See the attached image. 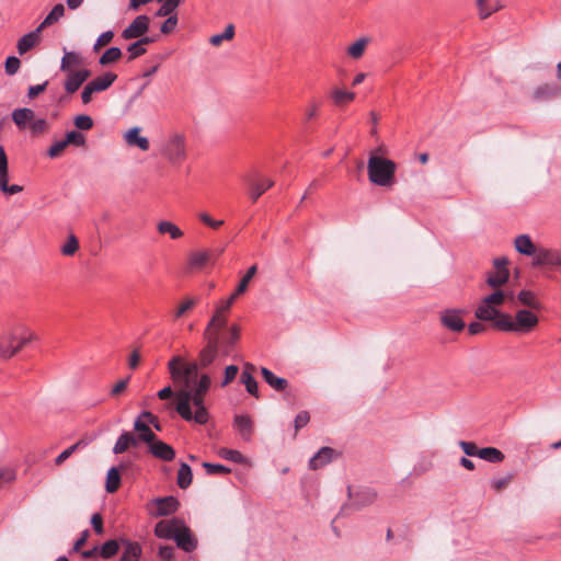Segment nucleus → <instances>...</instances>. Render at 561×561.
I'll list each match as a JSON object with an SVG mask.
<instances>
[{
    "instance_id": "1",
    "label": "nucleus",
    "mask_w": 561,
    "mask_h": 561,
    "mask_svg": "<svg viewBox=\"0 0 561 561\" xmlns=\"http://www.w3.org/2000/svg\"><path fill=\"white\" fill-rule=\"evenodd\" d=\"M170 377L176 387L175 392L170 386L158 392V398L168 400L175 398V410L186 422L204 425L209 421V412L205 405L211 379L207 374L198 373L196 363H187L181 356H173L168 363Z\"/></svg>"
},
{
    "instance_id": "2",
    "label": "nucleus",
    "mask_w": 561,
    "mask_h": 561,
    "mask_svg": "<svg viewBox=\"0 0 561 561\" xmlns=\"http://www.w3.org/2000/svg\"><path fill=\"white\" fill-rule=\"evenodd\" d=\"M490 288L492 290L480 300L474 316L481 321L492 322L494 329H496L502 321V317L507 314V312L502 311V307L515 302V291L510 288Z\"/></svg>"
},
{
    "instance_id": "3",
    "label": "nucleus",
    "mask_w": 561,
    "mask_h": 561,
    "mask_svg": "<svg viewBox=\"0 0 561 561\" xmlns=\"http://www.w3.org/2000/svg\"><path fill=\"white\" fill-rule=\"evenodd\" d=\"M37 340L35 332L25 323L16 322L0 333V358L10 359L26 344Z\"/></svg>"
},
{
    "instance_id": "4",
    "label": "nucleus",
    "mask_w": 561,
    "mask_h": 561,
    "mask_svg": "<svg viewBox=\"0 0 561 561\" xmlns=\"http://www.w3.org/2000/svg\"><path fill=\"white\" fill-rule=\"evenodd\" d=\"M154 535L160 539H173L176 546L191 552L196 548L197 541L191 529L181 518L163 519L156 524Z\"/></svg>"
},
{
    "instance_id": "5",
    "label": "nucleus",
    "mask_w": 561,
    "mask_h": 561,
    "mask_svg": "<svg viewBox=\"0 0 561 561\" xmlns=\"http://www.w3.org/2000/svg\"><path fill=\"white\" fill-rule=\"evenodd\" d=\"M539 312L534 309L518 308L513 314L503 316L496 330L516 335L530 334L537 330L540 323Z\"/></svg>"
},
{
    "instance_id": "6",
    "label": "nucleus",
    "mask_w": 561,
    "mask_h": 561,
    "mask_svg": "<svg viewBox=\"0 0 561 561\" xmlns=\"http://www.w3.org/2000/svg\"><path fill=\"white\" fill-rule=\"evenodd\" d=\"M160 154L172 167H180L188 157L187 136L182 130H171L161 142Z\"/></svg>"
},
{
    "instance_id": "7",
    "label": "nucleus",
    "mask_w": 561,
    "mask_h": 561,
    "mask_svg": "<svg viewBox=\"0 0 561 561\" xmlns=\"http://www.w3.org/2000/svg\"><path fill=\"white\" fill-rule=\"evenodd\" d=\"M397 164L392 160L370 152L367 161L368 180L371 184L390 187L396 183Z\"/></svg>"
},
{
    "instance_id": "8",
    "label": "nucleus",
    "mask_w": 561,
    "mask_h": 561,
    "mask_svg": "<svg viewBox=\"0 0 561 561\" xmlns=\"http://www.w3.org/2000/svg\"><path fill=\"white\" fill-rule=\"evenodd\" d=\"M12 121L20 130H28L34 137L44 135L48 129L47 119L36 116L28 107L15 108L12 112Z\"/></svg>"
},
{
    "instance_id": "9",
    "label": "nucleus",
    "mask_w": 561,
    "mask_h": 561,
    "mask_svg": "<svg viewBox=\"0 0 561 561\" xmlns=\"http://www.w3.org/2000/svg\"><path fill=\"white\" fill-rule=\"evenodd\" d=\"M508 259L505 256L493 260V270L485 274V284L489 287L506 288L510 280Z\"/></svg>"
},
{
    "instance_id": "10",
    "label": "nucleus",
    "mask_w": 561,
    "mask_h": 561,
    "mask_svg": "<svg viewBox=\"0 0 561 561\" xmlns=\"http://www.w3.org/2000/svg\"><path fill=\"white\" fill-rule=\"evenodd\" d=\"M117 79V76L114 72H105L90 82H88L82 92H81V101L84 105L89 104L93 94L106 91Z\"/></svg>"
},
{
    "instance_id": "11",
    "label": "nucleus",
    "mask_w": 561,
    "mask_h": 561,
    "mask_svg": "<svg viewBox=\"0 0 561 561\" xmlns=\"http://www.w3.org/2000/svg\"><path fill=\"white\" fill-rule=\"evenodd\" d=\"M23 191L19 184H9V167L5 150L0 146V192L5 196H12Z\"/></svg>"
},
{
    "instance_id": "12",
    "label": "nucleus",
    "mask_w": 561,
    "mask_h": 561,
    "mask_svg": "<svg viewBox=\"0 0 561 561\" xmlns=\"http://www.w3.org/2000/svg\"><path fill=\"white\" fill-rule=\"evenodd\" d=\"M150 27V19L148 15L141 14L136 16L130 24L123 30L121 37L125 41L139 38L148 33Z\"/></svg>"
},
{
    "instance_id": "13",
    "label": "nucleus",
    "mask_w": 561,
    "mask_h": 561,
    "mask_svg": "<svg viewBox=\"0 0 561 561\" xmlns=\"http://www.w3.org/2000/svg\"><path fill=\"white\" fill-rule=\"evenodd\" d=\"M463 311L460 309H445L439 314L442 325L453 332H460L466 323L462 319Z\"/></svg>"
},
{
    "instance_id": "14",
    "label": "nucleus",
    "mask_w": 561,
    "mask_h": 561,
    "mask_svg": "<svg viewBox=\"0 0 561 561\" xmlns=\"http://www.w3.org/2000/svg\"><path fill=\"white\" fill-rule=\"evenodd\" d=\"M515 301L522 307V309L541 311L543 308L539 295L529 288H522L515 293Z\"/></svg>"
},
{
    "instance_id": "15",
    "label": "nucleus",
    "mask_w": 561,
    "mask_h": 561,
    "mask_svg": "<svg viewBox=\"0 0 561 561\" xmlns=\"http://www.w3.org/2000/svg\"><path fill=\"white\" fill-rule=\"evenodd\" d=\"M533 264L535 266H561V253L554 249L539 248L534 256Z\"/></svg>"
},
{
    "instance_id": "16",
    "label": "nucleus",
    "mask_w": 561,
    "mask_h": 561,
    "mask_svg": "<svg viewBox=\"0 0 561 561\" xmlns=\"http://www.w3.org/2000/svg\"><path fill=\"white\" fill-rule=\"evenodd\" d=\"M66 72V80L64 88L67 93H75L81 84L90 77V71L87 68H78Z\"/></svg>"
},
{
    "instance_id": "17",
    "label": "nucleus",
    "mask_w": 561,
    "mask_h": 561,
    "mask_svg": "<svg viewBox=\"0 0 561 561\" xmlns=\"http://www.w3.org/2000/svg\"><path fill=\"white\" fill-rule=\"evenodd\" d=\"M123 139L128 147L138 148L141 151H148L150 141L146 136L141 135V128L134 126L123 134Z\"/></svg>"
},
{
    "instance_id": "18",
    "label": "nucleus",
    "mask_w": 561,
    "mask_h": 561,
    "mask_svg": "<svg viewBox=\"0 0 561 561\" xmlns=\"http://www.w3.org/2000/svg\"><path fill=\"white\" fill-rule=\"evenodd\" d=\"M207 342L206 346L199 352V363L203 367H207L215 362L217 356L221 354L220 341L215 337H204Z\"/></svg>"
},
{
    "instance_id": "19",
    "label": "nucleus",
    "mask_w": 561,
    "mask_h": 561,
    "mask_svg": "<svg viewBox=\"0 0 561 561\" xmlns=\"http://www.w3.org/2000/svg\"><path fill=\"white\" fill-rule=\"evenodd\" d=\"M241 328L233 323L220 334L221 354L228 355L240 339Z\"/></svg>"
},
{
    "instance_id": "20",
    "label": "nucleus",
    "mask_w": 561,
    "mask_h": 561,
    "mask_svg": "<svg viewBox=\"0 0 561 561\" xmlns=\"http://www.w3.org/2000/svg\"><path fill=\"white\" fill-rule=\"evenodd\" d=\"M151 506L156 508L154 516H168L179 510L180 503L174 496L158 497L151 502Z\"/></svg>"
},
{
    "instance_id": "21",
    "label": "nucleus",
    "mask_w": 561,
    "mask_h": 561,
    "mask_svg": "<svg viewBox=\"0 0 561 561\" xmlns=\"http://www.w3.org/2000/svg\"><path fill=\"white\" fill-rule=\"evenodd\" d=\"M227 324L228 317L214 313L204 331V337H215L220 341V334L228 328Z\"/></svg>"
},
{
    "instance_id": "22",
    "label": "nucleus",
    "mask_w": 561,
    "mask_h": 561,
    "mask_svg": "<svg viewBox=\"0 0 561 561\" xmlns=\"http://www.w3.org/2000/svg\"><path fill=\"white\" fill-rule=\"evenodd\" d=\"M149 445L150 453L158 459L171 461L175 457V451L169 444L154 438Z\"/></svg>"
},
{
    "instance_id": "23",
    "label": "nucleus",
    "mask_w": 561,
    "mask_h": 561,
    "mask_svg": "<svg viewBox=\"0 0 561 561\" xmlns=\"http://www.w3.org/2000/svg\"><path fill=\"white\" fill-rule=\"evenodd\" d=\"M233 427L244 440H250L253 432V422L249 415H234Z\"/></svg>"
},
{
    "instance_id": "24",
    "label": "nucleus",
    "mask_w": 561,
    "mask_h": 561,
    "mask_svg": "<svg viewBox=\"0 0 561 561\" xmlns=\"http://www.w3.org/2000/svg\"><path fill=\"white\" fill-rule=\"evenodd\" d=\"M43 30H39L37 26L34 31L24 34L19 41H18V53L20 55H24L30 49H32L36 44H38L41 39V33Z\"/></svg>"
},
{
    "instance_id": "25",
    "label": "nucleus",
    "mask_w": 561,
    "mask_h": 561,
    "mask_svg": "<svg viewBox=\"0 0 561 561\" xmlns=\"http://www.w3.org/2000/svg\"><path fill=\"white\" fill-rule=\"evenodd\" d=\"M82 55L78 51L64 49V56L60 60L61 71H71L80 68L82 65Z\"/></svg>"
},
{
    "instance_id": "26",
    "label": "nucleus",
    "mask_w": 561,
    "mask_h": 561,
    "mask_svg": "<svg viewBox=\"0 0 561 561\" xmlns=\"http://www.w3.org/2000/svg\"><path fill=\"white\" fill-rule=\"evenodd\" d=\"M515 250L523 255L535 256L537 248L528 234L517 236L514 240Z\"/></svg>"
},
{
    "instance_id": "27",
    "label": "nucleus",
    "mask_w": 561,
    "mask_h": 561,
    "mask_svg": "<svg viewBox=\"0 0 561 561\" xmlns=\"http://www.w3.org/2000/svg\"><path fill=\"white\" fill-rule=\"evenodd\" d=\"M273 185L274 181L270 178H263L251 181L249 187V195L251 199L253 202L257 201V198Z\"/></svg>"
},
{
    "instance_id": "28",
    "label": "nucleus",
    "mask_w": 561,
    "mask_h": 561,
    "mask_svg": "<svg viewBox=\"0 0 561 561\" xmlns=\"http://www.w3.org/2000/svg\"><path fill=\"white\" fill-rule=\"evenodd\" d=\"M134 430L138 432L139 439L147 444L151 443L154 438H157L154 433L150 430L148 421H146V419L142 417V413L135 420Z\"/></svg>"
},
{
    "instance_id": "29",
    "label": "nucleus",
    "mask_w": 561,
    "mask_h": 561,
    "mask_svg": "<svg viewBox=\"0 0 561 561\" xmlns=\"http://www.w3.org/2000/svg\"><path fill=\"white\" fill-rule=\"evenodd\" d=\"M334 450L330 447H322L309 461L312 470L321 468L329 463L333 458Z\"/></svg>"
},
{
    "instance_id": "30",
    "label": "nucleus",
    "mask_w": 561,
    "mask_h": 561,
    "mask_svg": "<svg viewBox=\"0 0 561 561\" xmlns=\"http://www.w3.org/2000/svg\"><path fill=\"white\" fill-rule=\"evenodd\" d=\"M197 305V299L194 297H184L174 308L172 312L173 320H179L185 317Z\"/></svg>"
},
{
    "instance_id": "31",
    "label": "nucleus",
    "mask_w": 561,
    "mask_h": 561,
    "mask_svg": "<svg viewBox=\"0 0 561 561\" xmlns=\"http://www.w3.org/2000/svg\"><path fill=\"white\" fill-rule=\"evenodd\" d=\"M217 454L222 459H226V460H229V461H232L236 463H241V465H244L248 467L252 466V461L248 457L243 456L239 450L229 449V448H220V449H218Z\"/></svg>"
},
{
    "instance_id": "32",
    "label": "nucleus",
    "mask_w": 561,
    "mask_h": 561,
    "mask_svg": "<svg viewBox=\"0 0 561 561\" xmlns=\"http://www.w3.org/2000/svg\"><path fill=\"white\" fill-rule=\"evenodd\" d=\"M211 257V252L208 250H201L192 252L188 256V265L192 268H203L208 264Z\"/></svg>"
},
{
    "instance_id": "33",
    "label": "nucleus",
    "mask_w": 561,
    "mask_h": 561,
    "mask_svg": "<svg viewBox=\"0 0 561 561\" xmlns=\"http://www.w3.org/2000/svg\"><path fill=\"white\" fill-rule=\"evenodd\" d=\"M261 374L266 383L273 389L282 391L287 387V380L285 378L275 376L270 369L262 367Z\"/></svg>"
},
{
    "instance_id": "34",
    "label": "nucleus",
    "mask_w": 561,
    "mask_h": 561,
    "mask_svg": "<svg viewBox=\"0 0 561 561\" xmlns=\"http://www.w3.org/2000/svg\"><path fill=\"white\" fill-rule=\"evenodd\" d=\"M65 15V7L62 3H57L50 10V12L45 16L43 22L38 25L39 30H44L47 26H50L57 23Z\"/></svg>"
},
{
    "instance_id": "35",
    "label": "nucleus",
    "mask_w": 561,
    "mask_h": 561,
    "mask_svg": "<svg viewBox=\"0 0 561 561\" xmlns=\"http://www.w3.org/2000/svg\"><path fill=\"white\" fill-rule=\"evenodd\" d=\"M157 230L161 234H169L173 240H178L183 237V231L180 227L169 220L158 222Z\"/></svg>"
},
{
    "instance_id": "36",
    "label": "nucleus",
    "mask_w": 561,
    "mask_h": 561,
    "mask_svg": "<svg viewBox=\"0 0 561 561\" xmlns=\"http://www.w3.org/2000/svg\"><path fill=\"white\" fill-rule=\"evenodd\" d=\"M141 556V547L137 542L124 541V551L121 561H138Z\"/></svg>"
},
{
    "instance_id": "37",
    "label": "nucleus",
    "mask_w": 561,
    "mask_h": 561,
    "mask_svg": "<svg viewBox=\"0 0 561 561\" xmlns=\"http://www.w3.org/2000/svg\"><path fill=\"white\" fill-rule=\"evenodd\" d=\"M368 43H369L368 37H360L347 47L346 54L352 59H359L365 54Z\"/></svg>"
},
{
    "instance_id": "38",
    "label": "nucleus",
    "mask_w": 561,
    "mask_h": 561,
    "mask_svg": "<svg viewBox=\"0 0 561 561\" xmlns=\"http://www.w3.org/2000/svg\"><path fill=\"white\" fill-rule=\"evenodd\" d=\"M137 444V439L128 432H124L117 438L113 451L114 454H123L130 446H135Z\"/></svg>"
},
{
    "instance_id": "39",
    "label": "nucleus",
    "mask_w": 561,
    "mask_h": 561,
    "mask_svg": "<svg viewBox=\"0 0 561 561\" xmlns=\"http://www.w3.org/2000/svg\"><path fill=\"white\" fill-rule=\"evenodd\" d=\"M330 96L336 106H343L355 99V93L343 89L334 88Z\"/></svg>"
},
{
    "instance_id": "40",
    "label": "nucleus",
    "mask_w": 561,
    "mask_h": 561,
    "mask_svg": "<svg viewBox=\"0 0 561 561\" xmlns=\"http://www.w3.org/2000/svg\"><path fill=\"white\" fill-rule=\"evenodd\" d=\"M479 458L495 463L501 462L504 459V455L495 447H484L480 449Z\"/></svg>"
},
{
    "instance_id": "41",
    "label": "nucleus",
    "mask_w": 561,
    "mask_h": 561,
    "mask_svg": "<svg viewBox=\"0 0 561 561\" xmlns=\"http://www.w3.org/2000/svg\"><path fill=\"white\" fill-rule=\"evenodd\" d=\"M193 479L192 469L186 463H181L180 469L178 471V485L181 489H186L191 485Z\"/></svg>"
},
{
    "instance_id": "42",
    "label": "nucleus",
    "mask_w": 561,
    "mask_h": 561,
    "mask_svg": "<svg viewBox=\"0 0 561 561\" xmlns=\"http://www.w3.org/2000/svg\"><path fill=\"white\" fill-rule=\"evenodd\" d=\"M477 4L481 19L489 18L493 12L500 9L499 2L492 0H477Z\"/></svg>"
},
{
    "instance_id": "43",
    "label": "nucleus",
    "mask_w": 561,
    "mask_h": 561,
    "mask_svg": "<svg viewBox=\"0 0 561 561\" xmlns=\"http://www.w3.org/2000/svg\"><path fill=\"white\" fill-rule=\"evenodd\" d=\"M121 483V474L117 468L113 467L107 471L105 489L108 493L115 492Z\"/></svg>"
},
{
    "instance_id": "44",
    "label": "nucleus",
    "mask_w": 561,
    "mask_h": 561,
    "mask_svg": "<svg viewBox=\"0 0 561 561\" xmlns=\"http://www.w3.org/2000/svg\"><path fill=\"white\" fill-rule=\"evenodd\" d=\"M122 57V50L118 47H111L106 49L100 57L99 62L101 66H107L118 61Z\"/></svg>"
},
{
    "instance_id": "45",
    "label": "nucleus",
    "mask_w": 561,
    "mask_h": 561,
    "mask_svg": "<svg viewBox=\"0 0 561 561\" xmlns=\"http://www.w3.org/2000/svg\"><path fill=\"white\" fill-rule=\"evenodd\" d=\"M241 382L245 386V389L250 394L256 398L259 397L257 382L248 370L242 373Z\"/></svg>"
},
{
    "instance_id": "46",
    "label": "nucleus",
    "mask_w": 561,
    "mask_h": 561,
    "mask_svg": "<svg viewBox=\"0 0 561 561\" xmlns=\"http://www.w3.org/2000/svg\"><path fill=\"white\" fill-rule=\"evenodd\" d=\"M234 35L232 24L227 25L225 31L220 34H215L209 38V43L214 46H219L224 41H230Z\"/></svg>"
},
{
    "instance_id": "47",
    "label": "nucleus",
    "mask_w": 561,
    "mask_h": 561,
    "mask_svg": "<svg viewBox=\"0 0 561 561\" xmlns=\"http://www.w3.org/2000/svg\"><path fill=\"white\" fill-rule=\"evenodd\" d=\"M256 271H257L256 265H252L251 267H249L245 275L242 277L241 282L239 283L236 291L232 294V295H236V298L247 290L248 285H249L250 280L253 278V276L255 275Z\"/></svg>"
},
{
    "instance_id": "48",
    "label": "nucleus",
    "mask_w": 561,
    "mask_h": 561,
    "mask_svg": "<svg viewBox=\"0 0 561 561\" xmlns=\"http://www.w3.org/2000/svg\"><path fill=\"white\" fill-rule=\"evenodd\" d=\"M79 249V242L75 234H69L65 243L61 245L60 251L64 255L71 256Z\"/></svg>"
},
{
    "instance_id": "49",
    "label": "nucleus",
    "mask_w": 561,
    "mask_h": 561,
    "mask_svg": "<svg viewBox=\"0 0 561 561\" xmlns=\"http://www.w3.org/2000/svg\"><path fill=\"white\" fill-rule=\"evenodd\" d=\"M64 139L68 146L83 147L85 145V136L77 130L67 131Z\"/></svg>"
},
{
    "instance_id": "50",
    "label": "nucleus",
    "mask_w": 561,
    "mask_h": 561,
    "mask_svg": "<svg viewBox=\"0 0 561 561\" xmlns=\"http://www.w3.org/2000/svg\"><path fill=\"white\" fill-rule=\"evenodd\" d=\"M119 546L116 540H108L101 547V556L105 559L115 556L118 552Z\"/></svg>"
},
{
    "instance_id": "51",
    "label": "nucleus",
    "mask_w": 561,
    "mask_h": 561,
    "mask_svg": "<svg viewBox=\"0 0 561 561\" xmlns=\"http://www.w3.org/2000/svg\"><path fill=\"white\" fill-rule=\"evenodd\" d=\"M73 124L78 129L89 130L93 127V119L89 115L81 114L75 117Z\"/></svg>"
},
{
    "instance_id": "52",
    "label": "nucleus",
    "mask_w": 561,
    "mask_h": 561,
    "mask_svg": "<svg viewBox=\"0 0 561 561\" xmlns=\"http://www.w3.org/2000/svg\"><path fill=\"white\" fill-rule=\"evenodd\" d=\"M234 300H236V295H231L228 299L221 300L217 305L214 313L224 316V317H228V312H229L231 306L233 305Z\"/></svg>"
},
{
    "instance_id": "53",
    "label": "nucleus",
    "mask_w": 561,
    "mask_h": 561,
    "mask_svg": "<svg viewBox=\"0 0 561 561\" xmlns=\"http://www.w3.org/2000/svg\"><path fill=\"white\" fill-rule=\"evenodd\" d=\"M181 0H165L160 9L157 11L158 16H167L171 14L175 8L180 4Z\"/></svg>"
},
{
    "instance_id": "54",
    "label": "nucleus",
    "mask_w": 561,
    "mask_h": 561,
    "mask_svg": "<svg viewBox=\"0 0 561 561\" xmlns=\"http://www.w3.org/2000/svg\"><path fill=\"white\" fill-rule=\"evenodd\" d=\"M68 147L65 139L55 141L48 149L47 154L49 158L54 159L59 157L64 150Z\"/></svg>"
},
{
    "instance_id": "55",
    "label": "nucleus",
    "mask_w": 561,
    "mask_h": 561,
    "mask_svg": "<svg viewBox=\"0 0 561 561\" xmlns=\"http://www.w3.org/2000/svg\"><path fill=\"white\" fill-rule=\"evenodd\" d=\"M203 467L208 474H227L231 470L222 465L204 462Z\"/></svg>"
},
{
    "instance_id": "56",
    "label": "nucleus",
    "mask_w": 561,
    "mask_h": 561,
    "mask_svg": "<svg viewBox=\"0 0 561 561\" xmlns=\"http://www.w3.org/2000/svg\"><path fill=\"white\" fill-rule=\"evenodd\" d=\"M127 51L129 53V59H135L146 54L147 49L136 41L127 47Z\"/></svg>"
},
{
    "instance_id": "57",
    "label": "nucleus",
    "mask_w": 561,
    "mask_h": 561,
    "mask_svg": "<svg viewBox=\"0 0 561 561\" xmlns=\"http://www.w3.org/2000/svg\"><path fill=\"white\" fill-rule=\"evenodd\" d=\"M16 479L15 471L10 467H0V482L11 483Z\"/></svg>"
},
{
    "instance_id": "58",
    "label": "nucleus",
    "mask_w": 561,
    "mask_h": 561,
    "mask_svg": "<svg viewBox=\"0 0 561 561\" xmlns=\"http://www.w3.org/2000/svg\"><path fill=\"white\" fill-rule=\"evenodd\" d=\"M239 368L236 365H229L225 369L224 380L221 382V387H226L238 375Z\"/></svg>"
},
{
    "instance_id": "59",
    "label": "nucleus",
    "mask_w": 561,
    "mask_h": 561,
    "mask_svg": "<svg viewBox=\"0 0 561 561\" xmlns=\"http://www.w3.org/2000/svg\"><path fill=\"white\" fill-rule=\"evenodd\" d=\"M20 65H21V62H20L19 58H16L14 56L8 57L5 60V72L9 76L16 73V71L20 68Z\"/></svg>"
},
{
    "instance_id": "60",
    "label": "nucleus",
    "mask_w": 561,
    "mask_h": 561,
    "mask_svg": "<svg viewBox=\"0 0 561 561\" xmlns=\"http://www.w3.org/2000/svg\"><path fill=\"white\" fill-rule=\"evenodd\" d=\"M114 37V33L112 31L103 32L99 35L94 44V50H98L100 47L107 45Z\"/></svg>"
},
{
    "instance_id": "61",
    "label": "nucleus",
    "mask_w": 561,
    "mask_h": 561,
    "mask_svg": "<svg viewBox=\"0 0 561 561\" xmlns=\"http://www.w3.org/2000/svg\"><path fill=\"white\" fill-rule=\"evenodd\" d=\"M198 217H199L201 221H203L205 225H207L208 227H210L213 229H218L219 227H221L224 225V220L214 219L207 213H201L198 215Z\"/></svg>"
},
{
    "instance_id": "62",
    "label": "nucleus",
    "mask_w": 561,
    "mask_h": 561,
    "mask_svg": "<svg viewBox=\"0 0 561 561\" xmlns=\"http://www.w3.org/2000/svg\"><path fill=\"white\" fill-rule=\"evenodd\" d=\"M459 446L467 456L479 457L480 449L476 446V444L462 440L459 443Z\"/></svg>"
},
{
    "instance_id": "63",
    "label": "nucleus",
    "mask_w": 561,
    "mask_h": 561,
    "mask_svg": "<svg viewBox=\"0 0 561 561\" xmlns=\"http://www.w3.org/2000/svg\"><path fill=\"white\" fill-rule=\"evenodd\" d=\"M80 443H77L70 447H68L67 449H65L62 453H60L56 459H55V463L57 466H60L64 461H66L75 451L76 449L79 447Z\"/></svg>"
},
{
    "instance_id": "64",
    "label": "nucleus",
    "mask_w": 561,
    "mask_h": 561,
    "mask_svg": "<svg viewBox=\"0 0 561 561\" xmlns=\"http://www.w3.org/2000/svg\"><path fill=\"white\" fill-rule=\"evenodd\" d=\"M176 25H178V18L175 15H171L161 25V33L170 34L175 30Z\"/></svg>"
}]
</instances>
